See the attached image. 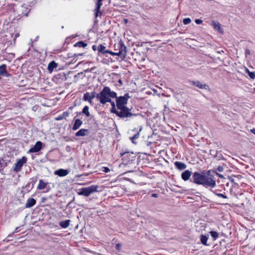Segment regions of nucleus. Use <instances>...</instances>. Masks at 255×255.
I'll list each match as a JSON object with an SVG mask.
<instances>
[{
    "label": "nucleus",
    "mask_w": 255,
    "mask_h": 255,
    "mask_svg": "<svg viewBox=\"0 0 255 255\" xmlns=\"http://www.w3.org/2000/svg\"><path fill=\"white\" fill-rule=\"evenodd\" d=\"M221 179H224L223 175L218 173L215 169L194 172L192 174L191 181L196 184L201 185L207 188L213 189L216 186V180L214 174Z\"/></svg>",
    "instance_id": "f257e3e1"
},
{
    "label": "nucleus",
    "mask_w": 255,
    "mask_h": 255,
    "mask_svg": "<svg viewBox=\"0 0 255 255\" xmlns=\"http://www.w3.org/2000/svg\"><path fill=\"white\" fill-rule=\"evenodd\" d=\"M111 98H117V93L111 91L110 88L107 86L105 87L99 93H97V101L103 105L111 102Z\"/></svg>",
    "instance_id": "f03ea898"
},
{
    "label": "nucleus",
    "mask_w": 255,
    "mask_h": 255,
    "mask_svg": "<svg viewBox=\"0 0 255 255\" xmlns=\"http://www.w3.org/2000/svg\"><path fill=\"white\" fill-rule=\"evenodd\" d=\"M130 97L128 93L126 94L124 96H120L116 98V105L117 108L119 110H122L125 112L128 117H131L133 116H136V114H133L130 112V109L126 106L128 103V101Z\"/></svg>",
    "instance_id": "7ed1b4c3"
},
{
    "label": "nucleus",
    "mask_w": 255,
    "mask_h": 255,
    "mask_svg": "<svg viewBox=\"0 0 255 255\" xmlns=\"http://www.w3.org/2000/svg\"><path fill=\"white\" fill-rule=\"evenodd\" d=\"M98 188V186L96 185H93L87 187H83L80 189L78 194L88 197L92 193L97 192Z\"/></svg>",
    "instance_id": "20e7f679"
},
{
    "label": "nucleus",
    "mask_w": 255,
    "mask_h": 255,
    "mask_svg": "<svg viewBox=\"0 0 255 255\" xmlns=\"http://www.w3.org/2000/svg\"><path fill=\"white\" fill-rule=\"evenodd\" d=\"M115 47L118 48V51L117 52V56H122L124 58L126 56L127 50L126 46L124 42L121 40L118 43L115 44Z\"/></svg>",
    "instance_id": "39448f33"
},
{
    "label": "nucleus",
    "mask_w": 255,
    "mask_h": 255,
    "mask_svg": "<svg viewBox=\"0 0 255 255\" xmlns=\"http://www.w3.org/2000/svg\"><path fill=\"white\" fill-rule=\"evenodd\" d=\"M26 161L27 158L25 156H23L21 158L18 159L14 164V167L13 169V171L15 172H19L21 169V167Z\"/></svg>",
    "instance_id": "423d86ee"
},
{
    "label": "nucleus",
    "mask_w": 255,
    "mask_h": 255,
    "mask_svg": "<svg viewBox=\"0 0 255 255\" xmlns=\"http://www.w3.org/2000/svg\"><path fill=\"white\" fill-rule=\"evenodd\" d=\"M46 189L45 192H49L51 188L49 186V183L48 182H45L43 181V180L40 179L39 180V183L37 186V189L38 190H43Z\"/></svg>",
    "instance_id": "0eeeda50"
},
{
    "label": "nucleus",
    "mask_w": 255,
    "mask_h": 255,
    "mask_svg": "<svg viewBox=\"0 0 255 255\" xmlns=\"http://www.w3.org/2000/svg\"><path fill=\"white\" fill-rule=\"evenodd\" d=\"M96 98L97 99V93L93 92L91 93L86 92L84 94L83 100L85 101L89 102L90 104L92 103V100Z\"/></svg>",
    "instance_id": "6e6552de"
},
{
    "label": "nucleus",
    "mask_w": 255,
    "mask_h": 255,
    "mask_svg": "<svg viewBox=\"0 0 255 255\" xmlns=\"http://www.w3.org/2000/svg\"><path fill=\"white\" fill-rule=\"evenodd\" d=\"M190 85L192 86H195L200 89H209V86L206 84H203L198 81H190Z\"/></svg>",
    "instance_id": "1a4fd4ad"
},
{
    "label": "nucleus",
    "mask_w": 255,
    "mask_h": 255,
    "mask_svg": "<svg viewBox=\"0 0 255 255\" xmlns=\"http://www.w3.org/2000/svg\"><path fill=\"white\" fill-rule=\"evenodd\" d=\"M111 112L116 114V115L121 118H128V116L123 111L117 110L116 107H112Z\"/></svg>",
    "instance_id": "9d476101"
},
{
    "label": "nucleus",
    "mask_w": 255,
    "mask_h": 255,
    "mask_svg": "<svg viewBox=\"0 0 255 255\" xmlns=\"http://www.w3.org/2000/svg\"><path fill=\"white\" fill-rule=\"evenodd\" d=\"M42 143L40 141H38L35 143L34 146L29 150V152L30 153L38 152L42 148Z\"/></svg>",
    "instance_id": "9b49d317"
},
{
    "label": "nucleus",
    "mask_w": 255,
    "mask_h": 255,
    "mask_svg": "<svg viewBox=\"0 0 255 255\" xmlns=\"http://www.w3.org/2000/svg\"><path fill=\"white\" fill-rule=\"evenodd\" d=\"M0 75L6 77H8L10 76L6 70V66L5 64H2L0 65Z\"/></svg>",
    "instance_id": "f8f14e48"
},
{
    "label": "nucleus",
    "mask_w": 255,
    "mask_h": 255,
    "mask_svg": "<svg viewBox=\"0 0 255 255\" xmlns=\"http://www.w3.org/2000/svg\"><path fill=\"white\" fill-rule=\"evenodd\" d=\"M102 1L103 0H97V1L96 2V7L94 10L95 18L98 17L99 13H101L100 11V9L103 4Z\"/></svg>",
    "instance_id": "ddd939ff"
},
{
    "label": "nucleus",
    "mask_w": 255,
    "mask_h": 255,
    "mask_svg": "<svg viewBox=\"0 0 255 255\" xmlns=\"http://www.w3.org/2000/svg\"><path fill=\"white\" fill-rule=\"evenodd\" d=\"M69 172V171L67 169H59L55 171L54 174L60 177H64L68 175Z\"/></svg>",
    "instance_id": "4468645a"
},
{
    "label": "nucleus",
    "mask_w": 255,
    "mask_h": 255,
    "mask_svg": "<svg viewBox=\"0 0 255 255\" xmlns=\"http://www.w3.org/2000/svg\"><path fill=\"white\" fill-rule=\"evenodd\" d=\"M36 200L32 198H28L27 200L26 203L25 204V207L26 208H29L36 204Z\"/></svg>",
    "instance_id": "2eb2a0df"
},
{
    "label": "nucleus",
    "mask_w": 255,
    "mask_h": 255,
    "mask_svg": "<svg viewBox=\"0 0 255 255\" xmlns=\"http://www.w3.org/2000/svg\"><path fill=\"white\" fill-rule=\"evenodd\" d=\"M192 173L189 170H186L181 174V178L184 181L188 180L191 176Z\"/></svg>",
    "instance_id": "dca6fc26"
},
{
    "label": "nucleus",
    "mask_w": 255,
    "mask_h": 255,
    "mask_svg": "<svg viewBox=\"0 0 255 255\" xmlns=\"http://www.w3.org/2000/svg\"><path fill=\"white\" fill-rule=\"evenodd\" d=\"M174 165L175 167L180 170H184L187 167L186 164L179 161H175L174 162Z\"/></svg>",
    "instance_id": "f3484780"
},
{
    "label": "nucleus",
    "mask_w": 255,
    "mask_h": 255,
    "mask_svg": "<svg viewBox=\"0 0 255 255\" xmlns=\"http://www.w3.org/2000/svg\"><path fill=\"white\" fill-rule=\"evenodd\" d=\"M57 63H56L54 61H52L49 63L47 69L49 72H52L55 68L57 67Z\"/></svg>",
    "instance_id": "a211bd4d"
},
{
    "label": "nucleus",
    "mask_w": 255,
    "mask_h": 255,
    "mask_svg": "<svg viewBox=\"0 0 255 255\" xmlns=\"http://www.w3.org/2000/svg\"><path fill=\"white\" fill-rule=\"evenodd\" d=\"M83 122L80 119H76L75 120V123L72 127V129L73 130H76L78 129L80 126L82 125Z\"/></svg>",
    "instance_id": "6ab92c4d"
},
{
    "label": "nucleus",
    "mask_w": 255,
    "mask_h": 255,
    "mask_svg": "<svg viewBox=\"0 0 255 255\" xmlns=\"http://www.w3.org/2000/svg\"><path fill=\"white\" fill-rule=\"evenodd\" d=\"M70 220H66L64 221H61L59 223V225L62 228H67L70 224Z\"/></svg>",
    "instance_id": "aec40b11"
},
{
    "label": "nucleus",
    "mask_w": 255,
    "mask_h": 255,
    "mask_svg": "<svg viewBox=\"0 0 255 255\" xmlns=\"http://www.w3.org/2000/svg\"><path fill=\"white\" fill-rule=\"evenodd\" d=\"M88 132V129H81L76 133V136H83L86 135V132Z\"/></svg>",
    "instance_id": "412c9836"
},
{
    "label": "nucleus",
    "mask_w": 255,
    "mask_h": 255,
    "mask_svg": "<svg viewBox=\"0 0 255 255\" xmlns=\"http://www.w3.org/2000/svg\"><path fill=\"white\" fill-rule=\"evenodd\" d=\"M209 238V235H201L200 240L202 244L207 245V242Z\"/></svg>",
    "instance_id": "4be33fe9"
},
{
    "label": "nucleus",
    "mask_w": 255,
    "mask_h": 255,
    "mask_svg": "<svg viewBox=\"0 0 255 255\" xmlns=\"http://www.w3.org/2000/svg\"><path fill=\"white\" fill-rule=\"evenodd\" d=\"M69 115V113L68 112H65L62 114V115H60L58 117H57L56 120L59 121L64 119H66V118L68 117Z\"/></svg>",
    "instance_id": "5701e85b"
},
{
    "label": "nucleus",
    "mask_w": 255,
    "mask_h": 255,
    "mask_svg": "<svg viewBox=\"0 0 255 255\" xmlns=\"http://www.w3.org/2000/svg\"><path fill=\"white\" fill-rule=\"evenodd\" d=\"M245 71L246 73H248V75L249 76V77H250L251 79H255V72H251L247 68H246Z\"/></svg>",
    "instance_id": "b1692460"
},
{
    "label": "nucleus",
    "mask_w": 255,
    "mask_h": 255,
    "mask_svg": "<svg viewBox=\"0 0 255 255\" xmlns=\"http://www.w3.org/2000/svg\"><path fill=\"white\" fill-rule=\"evenodd\" d=\"M89 107L87 106H86L84 107V108L83 109L82 112V113L83 114H85L86 116V117H89L90 116V114L89 111Z\"/></svg>",
    "instance_id": "393cba45"
},
{
    "label": "nucleus",
    "mask_w": 255,
    "mask_h": 255,
    "mask_svg": "<svg viewBox=\"0 0 255 255\" xmlns=\"http://www.w3.org/2000/svg\"><path fill=\"white\" fill-rule=\"evenodd\" d=\"M141 130V128H140L139 129V131L137 133L135 134L133 136H132V137H131L130 138V139L131 140V141L132 142V143H135V142L134 141V140L137 139L139 137V132Z\"/></svg>",
    "instance_id": "a878e982"
},
{
    "label": "nucleus",
    "mask_w": 255,
    "mask_h": 255,
    "mask_svg": "<svg viewBox=\"0 0 255 255\" xmlns=\"http://www.w3.org/2000/svg\"><path fill=\"white\" fill-rule=\"evenodd\" d=\"M98 50L99 51V52L103 54H106V52L107 51V50H106V47L105 46H104L102 44H100L99 46H98Z\"/></svg>",
    "instance_id": "bb28decb"
},
{
    "label": "nucleus",
    "mask_w": 255,
    "mask_h": 255,
    "mask_svg": "<svg viewBox=\"0 0 255 255\" xmlns=\"http://www.w3.org/2000/svg\"><path fill=\"white\" fill-rule=\"evenodd\" d=\"M87 45V44L84 42L83 41H79L75 44L74 46L79 47H85Z\"/></svg>",
    "instance_id": "cd10ccee"
},
{
    "label": "nucleus",
    "mask_w": 255,
    "mask_h": 255,
    "mask_svg": "<svg viewBox=\"0 0 255 255\" xmlns=\"http://www.w3.org/2000/svg\"><path fill=\"white\" fill-rule=\"evenodd\" d=\"M210 234L213 238L214 240H216L219 237V234L216 231H211Z\"/></svg>",
    "instance_id": "c85d7f7f"
},
{
    "label": "nucleus",
    "mask_w": 255,
    "mask_h": 255,
    "mask_svg": "<svg viewBox=\"0 0 255 255\" xmlns=\"http://www.w3.org/2000/svg\"><path fill=\"white\" fill-rule=\"evenodd\" d=\"M211 191L213 192L214 193V194H215L218 197H221V198H223L224 199H227L228 198L227 196L226 195H225V194H223L222 193H217L216 191H212V190H211Z\"/></svg>",
    "instance_id": "c756f323"
},
{
    "label": "nucleus",
    "mask_w": 255,
    "mask_h": 255,
    "mask_svg": "<svg viewBox=\"0 0 255 255\" xmlns=\"http://www.w3.org/2000/svg\"><path fill=\"white\" fill-rule=\"evenodd\" d=\"M191 20L190 18H186L183 19V23H184V24L187 25V24H189L191 22Z\"/></svg>",
    "instance_id": "7c9ffc66"
},
{
    "label": "nucleus",
    "mask_w": 255,
    "mask_h": 255,
    "mask_svg": "<svg viewBox=\"0 0 255 255\" xmlns=\"http://www.w3.org/2000/svg\"><path fill=\"white\" fill-rule=\"evenodd\" d=\"M5 166V164L1 162V160L0 159V172L3 170Z\"/></svg>",
    "instance_id": "2f4dec72"
},
{
    "label": "nucleus",
    "mask_w": 255,
    "mask_h": 255,
    "mask_svg": "<svg viewBox=\"0 0 255 255\" xmlns=\"http://www.w3.org/2000/svg\"><path fill=\"white\" fill-rule=\"evenodd\" d=\"M105 52H106V53H109L111 55H113V56H115V55L117 56V52H112L111 51L108 50H107V51H105Z\"/></svg>",
    "instance_id": "473e14b6"
},
{
    "label": "nucleus",
    "mask_w": 255,
    "mask_h": 255,
    "mask_svg": "<svg viewBox=\"0 0 255 255\" xmlns=\"http://www.w3.org/2000/svg\"><path fill=\"white\" fill-rule=\"evenodd\" d=\"M216 171H218L219 172H222L224 170V168L222 166H219L217 169H215Z\"/></svg>",
    "instance_id": "72a5a7b5"
},
{
    "label": "nucleus",
    "mask_w": 255,
    "mask_h": 255,
    "mask_svg": "<svg viewBox=\"0 0 255 255\" xmlns=\"http://www.w3.org/2000/svg\"><path fill=\"white\" fill-rule=\"evenodd\" d=\"M110 169L108 167H103V171L105 172V173H108L109 172H110Z\"/></svg>",
    "instance_id": "f704fd0d"
},
{
    "label": "nucleus",
    "mask_w": 255,
    "mask_h": 255,
    "mask_svg": "<svg viewBox=\"0 0 255 255\" xmlns=\"http://www.w3.org/2000/svg\"><path fill=\"white\" fill-rule=\"evenodd\" d=\"M121 247L122 245L121 244L118 243L116 245V249L118 251H120L121 250Z\"/></svg>",
    "instance_id": "c9c22d12"
},
{
    "label": "nucleus",
    "mask_w": 255,
    "mask_h": 255,
    "mask_svg": "<svg viewBox=\"0 0 255 255\" xmlns=\"http://www.w3.org/2000/svg\"><path fill=\"white\" fill-rule=\"evenodd\" d=\"M195 21L197 24H200L202 23V20L200 19H195Z\"/></svg>",
    "instance_id": "e433bc0d"
},
{
    "label": "nucleus",
    "mask_w": 255,
    "mask_h": 255,
    "mask_svg": "<svg viewBox=\"0 0 255 255\" xmlns=\"http://www.w3.org/2000/svg\"><path fill=\"white\" fill-rule=\"evenodd\" d=\"M18 227L16 228H15V230H14V231H13V232L11 234L9 235V236H9H9H12V235L13 234H14V233H17V232H18Z\"/></svg>",
    "instance_id": "4c0bfd02"
},
{
    "label": "nucleus",
    "mask_w": 255,
    "mask_h": 255,
    "mask_svg": "<svg viewBox=\"0 0 255 255\" xmlns=\"http://www.w3.org/2000/svg\"><path fill=\"white\" fill-rule=\"evenodd\" d=\"M24 8L25 9V15L27 16H28V13L29 12L30 10L28 9V8H26V7H24Z\"/></svg>",
    "instance_id": "58836bf2"
},
{
    "label": "nucleus",
    "mask_w": 255,
    "mask_h": 255,
    "mask_svg": "<svg viewBox=\"0 0 255 255\" xmlns=\"http://www.w3.org/2000/svg\"><path fill=\"white\" fill-rule=\"evenodd\" d=\"M214 27L215 28H218V29H220V25L219 23H215V25H214Z\"/></svg>",
    "instance_id": "ea45409f"
},
{
    "label": "nucleus",
    "mask_w": 255,
    "mask_h": 255,
    "mask_svg": "<svg viewBox=\"0 0 255 255\" xmlns=\"http://www.w3.org/2000/svg\"><path fill=\"white\" fill-rule=\"evenodd\" d=\"M245 54L246 55H250L251 54V51L249 49H247L245 50Z\"/></svg>",
    "instance_id": "a19ab883"
},
{
    "label": "nucleus",
    "mask_w": 255,
    "mask_h": 255,
    "mask_svg": "<svg viewBox=\"0 0 255 255\" xmlns=\"http://www.w3.org/2000/svg\"><path fill=\"white\" fill-rule=\"evenodd\" d=\"M110 103H111V106H112V107L114 108L115 107V104L114 102H113V101H112L111 100V102H110Z\"/></svg>",
    "instance_id": "79ce46f5"
},
{
    "label": "nucleus",
    "mask_w": 255,
    "mask_h": 255,
    "mask_svg": "<svg viewBox=\"0 0 255 255\" xmlns=\"http://www.w3.org/2000/svg\"><path fill=\"white\" fill-rule=\"evenodd\" d=\"M251 132L253 133H254V134H255V128H254L253 129H251Z\"/></svg>",
    "instance_id": "37998d69"
},
{
    "label": "nucleus",
    "mask_w": 255,
    "mask_h": 255,
    "mask_svg": "<svg viewBox=\"0 0 255 255\" xmlns=\"http://www.w3.org/2000/svg\"><path fill=\"white\" fill-rule=\"evenodd\" d=\"M158 196L157 194L154 193L152 194V197L157 198Z\"/></svg>",
    "instance_id": "c03bdc74"
},
{
    "label": "nucleus",
    "mask_w": 255,
    "mask_h": 255,
    "mask_svg": "<svg viewBox=\"0 0 255 255\" xmlns=\"http://www.w3.org/2000/svg\"><path fill=\"white\" fill-rule=\"evenodd\" d=\"M92 49H93L94 51L96 50V49H97V46H96V45H93V46H92Z\"/></svg>",
    "instance_id": "a18cd8bd"
},
{
    "label": "nucleus",
    "mask_w": 255,
    "mask_h": 255,
    "mask_svg": "<svg viewBox=\"0 0 255 255\" xmlns=\"http://www.w3.org/2000/svg\"><path fill=\"white\" fill-rule=\"evenodd\" d=\"M124 21H125V22L126 23H127V22H128V20L127 19H125Z\"/></svg>",
    "instance_id": "49530a36"
},
{
    "label": "nucleus",
    "mask_w": 255,
    "mask_h": 255,
    "mask_svg": "<svg viewBox=\"0 0 255 255\" xmlns=\"http://www.w3.org/2000/svg\"><path fill=\"white\" fill-rule=\"evenodd\" d=\"M18 36H19V34L16 33V37H18Z\"/></svg>",
    "instance_id": "de8ad7c7"
},
{
    "label": "nucleus",
    "mask_w": 255,
    "mask_h": 255,
    "mask_svg": "<svg viewBox=\"0 0 255 255\" xmlns=\"http://www.w3.org/2000/svg\"><path fill=\"white\" fill-rule=\"evenodd\" d=\"M115 50H118V48L115 47Z\"/></svg>",
    "instance_id": "09e8293b"
},
{
    "label": "nucleus",
    "mask_w": 255,
    "mask_h": 255,
    "mask_svg": "<svg viewBox=\"0 0 255 255\" xmlns=\"http://www.w3.org/2000/svg\"><path fill=\"white\" fill-rule=\"evenodd\" d=\"M34 183H35V182H33L32 185H33L34 184Z\"/></svg>",
    "instance_id": "8fccbe9b"
}]
</instances>
